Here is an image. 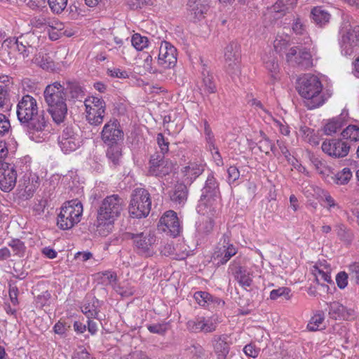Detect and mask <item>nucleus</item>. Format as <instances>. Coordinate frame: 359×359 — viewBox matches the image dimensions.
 <instances>
[{"label": "nucleus", "instance_id": "7", "mask_svg": "<svg viewBox=\"0 0 359 359\" xmlns=\"http://www.w3.org/2000/svg\"><path fill=\"white\" fill-rule=\"evenodd\" d=\"M86 120L91 125L98 126L103 122L106 105L103 100L91 96L84 101Z\"/></svg>", "mask_w": 359, "mask_h": 359}, {"label": "nucleus", "instance_id": "19", "mask_svg": "<svg viewBox=\"0 0 359 359\" xmlns=\"http://www.w3.org/2000/svg\"><path fill=\"white\" fill-rule=\"evenodd\" d=\"M177 62V49L169 42L161 41L159 48L158 63L163 68L173 67Z\"/></svg>", "mask_w": 359, "mask_h": 359}, {"label": "nucleus", "instance_id": "21", "mask_svg": "<svg viewBox=\"0 0 359 359\" xmlns=\"http://www.w3.org/2000/svg\"><path fill=\"white\" fill-rule=\"evenodd\" d=\"M59 145L65 153L75 151L80 145V138L73 129L67 127L58 138Z\"/></svg>", "mask_w": 359, "mask_h": 359}, {"label": "nucleus", "instance_id": "35", "mask_svg": "<svg viewBox=\"0 0 359 359\" xmlns=\"http://www.w3.org/2000/svg\"><path fill=\"white\" fill-rule=\"evenodd\" d=\"M188 189L184 183H179L175 185V189L170 194L171 201L176 205H183L187 200Z\"/></svg>", "mask_w": 359, "mask_h": 359}, {"label": "nucleus", "instance_id": "41", "mask_svg": "<svg viewBox=\"0 0 359 359\" xmlns=\"http://www.w3.org/2000/svg\"><path fill=\"white\" fill-rule=\"evenodd\" d=\"M341 135L344 139L358 142L359 141V127L355 125H349L341 132Z\"/></svg>", "mask_w": 359, "mask_h": 359}, {"label": "nucleus", "instance_id": "40", "mask_svg": "<svg viewBox=\"0 0 359 359\" xmlns=\"http://www.w3.org/2000/svg\"><path fill=\"white\" fill-rule=\"evenodd\" d=\"M109 146L107 151V156L113 165L116 166L119 164L121 158V149L117 144Z\"/></svg>", "mask_w": 359, "mask_h": 359}, {"label": "nucleus", "instance_id": "46", "mask_svg": "<svg viewBox=\"0 0 359 359\" xmlns=\"http://www.w3.org/2000/svg\"><path fill=\"white\" fill-rule=\"evenodd\" d=\"M335 231L340 240L350 241L353 238L351 231L343 224H338L335 226Z\"/></svg>", "mask_w": 359, "mask_h": 359}, {"label": "nucleus", "instance_id": "30", "mask_svg": "<svg viewBox=\"0 0 359 359\" xmlns=\"http://www.w3.org/2000/svg\"><path fill=\"white\" fill-rule=\"evenodd\" d=\"M32 61L34 64L44 70L54 71L55 69V65L52 57L45 52H39L35 55Z\"/></svg>", "mask_w": 359, "mask_h": 359}, {"label": "nucleus", "instance_id": "64", "mask_svg": "<svg viewBox=\"0 0 359 359\" xmlns=\"http://www.w3.org/2000/svg\"><path fill=\"white\" fill-rule=\"evenodd\" d=\"M72 359H93L90 353L83 347H79L72 356Z\"/></svg>", "mask_w": 359, "mask_h": 359}, {"label": "nucleus", "instance_id": "23", "mask_svg": "<svg viewBox=\"0 0 359 359\" xmlns=\"http://www.w3.org/2000/svg\"><path fill=\"white\" fill-rule=\"evenodd\" d=\"M299 93L309 109L321 106L331 96L327 91H299Z\"/></svg>", "mask_w": 359, "mask_h": 359}, {"label": "nucleus", "instance_id": "58", "mask_svg": "<svg viewBox=\"0 0 359 359\" xmlns=\"http://www.w3.org/2000/svg\"><path fill=\"white\" fill-rule=\"evenodd\" d=\"M204 133L210 147L215 148L214 135L206 120H204Z\"/></svg>", "mask_w": 359, "mask_h": 359}, {"label": "nucleus", "instance_id": "52", "mask_svg": "<svg viewBox=\"0 0 359 359\" xmlns=\"http://www.w3.org/2000/svg\"><path fill=\"white\" fill-rule=\"evenodd\" d=\"M260 136L262 137V140L258 142L259 149L260 151L269 155L270 153V148H271V142L263 131H260Z\"/></svg>", "mask_w": 359, "mask_h": 359}, {"label": "nucleus", "instance_id": "32", "mask_svg": "<svg viewBox=\"0 0 359 359\" xmlns=\"http://www.w3.org/2000/svg\"><path fill=\"white\" fill-rule=\"evenodd\" d=\"M219 184L215 178L213 174L210 173L205 181L204 187L202 189L201 196L219 198Z\"/></svg>", "mask_w": 359, "mask_h": 359}, {"label": "nucleus", "instance_id": "22", "mask_svg": "<svg viewBox=\"0 0 359 359\" xmlns=\"http://www.w3.org/2000/svg\"><path fill=\"white\" fill-rule=\"evenodd\" d=\"M219 198L201 196L196 210L198 212L207 218H213L219 210Z\"/></svg>", "mask_w": 359, "mask_h": 359}, {"label": "nucleus", "instance_id": "60", "mask_svg": "<svg viewBox=\"0 0 359 359\" xmlns=\"http://www.w3.org/2000/svg\"><path fill=\"white\" fill-rule=\"evenodd\" d=\"M217 322L213 318H205L204 333H211L216 330Z\"/></svg>", "mask_w": 359, "mask_h": 359}, {"label": "nucleus", "instance_id": "54", "mask_svg": "<svg viewBox=\"0 0 359 359\" xmlns=\"http://www.w3.org/2000/svg\"><path fill=\"white\" fill-rule=\"evenodd\" d=\"M290 290L288 287H282L276 290H273L270 292V299L276 300L280 297H284L286 299L290 298Z\"/></svg>", "mask_w": 359, "mask_h": 359}, {"label": "nucleus", "instance_id": "18", "mask_svg": "<svg viewBox=\"0 0 359 359\" xmlns=\"http://www.w3.org/2000/svg\"><path fill=\"white\" fill-rule=\"evenodd\" d=\"M322 150L328 156L339 158L348 155L350 146L348 143L338 139L325 140L321 146Z\"/></svg>", "mask_w": 359, "mask_h": 359}, {"label": "nucleus", "instance_id": "34", "mask_svg": "<svg viewBox=\"0 0 359 359\" xmlns=\"http://www.w3.org/2000/svg\"><path fill=\"white\" fill-rule=\"evenodd\" d=\"M312 273L318 283L323 285L324 283L332 281L330 276V268L326 265L316 264L313 266Z\"/></svg>", "mask_w": 359, "mask_h": 359}, {"label": "nucleus", "instance_id": "38", "mask_svg": "<svg viewBox=\"0 0 359 359\" xmlns=\"http://www.w3.org/2000/svg\"><path fill=\"white\" fill-rule=\"evenodd\" d=\"M67 86H65V83H61L60 81H55L51 84H48L46 86L44 90H50V88H54L59 90L60 88L69 89V90H82L84 86H82L79 82L76 81H67Z\"/></svg>", "mask_w": 359, "mask_h": 359}, {"label": "nucleus", "instance_id": "4", "mask_svg": "<svg viewBox=\"0 0 359 359\" xmlns=\"http://www.w3.org/2000/svg\"><path fill=\"white\" fill-rule=\"evenodd\" d=\"M151 207L150 194L147 190L143 188H137L133 190L129 205V213L132 217H147L150 212Z\"/></svg>", "mask_w": 359, "mask_h": 359}, {"label": "nucleus", "instance_id": "6", "mask_svg": "<svg viewBox=\"0 0 359 359\" xmlns=\"http://www.w3.org/2000/svg\"><path fill=\"white\" fill-rule=\"evenodd\" d=\"M37 41V36L33 33H27L17 39H7L4 43L12 50H17L19 55L25 59L34 53L36 48L35 43Z\"/></svg>", "mask_w": 359, "mask_h": 359}, {"label": "nucleus", "instance_id": "57", "mask_svg": "<svg viewBox=\"0 0 359 359\" xmlns=\"http://www.w3.org/2000/svg\"><path fill=\"white\" fill-rule=\"evenodd\" d=\"M214 226L213 218H207V219L199 224L198 231L201 233H210Z\"/></svg>", "mask_w": 359, "mask_h": 359}, {"label": "nucleus", "instance_id": "29", "mask_svg": "<svg viewBox=\"0 0 359 359\" xmlns=\"http://www.w3.org/2000/svg\"><path fill=\"white\" fill-rule=\"evenodd\" d=\"M208 9V6L199 2L198 0H188V14L193 20H201L204 18Z\"/></svg>", "mask_w": 359, "mask_h": 359}, {"label": "nucleus", "instance_id": "62", "mask_svg": "<svg viewBox=\"0 0 359 359\" xmlns=\"http://www.w3.org/2000/svg\"><path fill=\"white\" fill-rule=\"evenodd\" d=\"M199 325H200V316H197L196 318L189 320L187 323V330L192 333H198L199 332Z\"/></svg>", "mask_w": 359, "mask_h": 359}, {"label": "nucleus", "instance_id": "50", "mask_svg": "<svg viewBox=\"0 0 359 359\" xmlns=\"http://www.w3.org/2000/svg\"><path fill=\"white\" fill-rule=\"evenodd\" d=\"M132 45L138 50H142L148 46V39L139 34H135L131 39Z\"/></svg>", "mask_w": 359, "mask_h": 359}, {"label": "nucleus", "instance_id": "16", "mask_svg": "<svg viewBox=\"0 0 359 359\" xmlns=\"http://www.w3.org/2000/svg\"><path fill=\"white\" fill-rule=\"evenodd\" d=\"M158 228L172 237L177 236L181 226L176 212L172 210L165 212L160 219Z\"/></svg>", "mask_w": 359, "mask_h": 359}, {"label": "nucleus", "instance_id": "13", "mask_svg": "<svg viewBox=\"0 0 359 359\" xmlns=\"http://www.w3.org/2000/svg\"><path fill=\"white\" fill-rule=\"evenodd\" d=\"M224 61L227 71L230 74L240 72L241 48L237 42L231 41L225 47Z\"/></svg>", "mask_w": 359, "mask_h": 359}, {"label": "nucleus", "instance_id": "27", "mask_svg": "<svg viewBox=\"0 0 359 359\" xmlns=\"http://www.w3.org/2000/svg\"><path fill=\"white\" fill-rule=\"evenodd\" d=\"M204 170V165L198 161L189 162L185 166L182 172L184 173V182L191 184Z\"/></svg>", "mask_w": 359, "mask_h": 359}, {"label": "nucleus", "instance_id": "10", "mask_svg": "<svg viewBox=\"0 0 359 359\" xmlns=\"http://www.w3.org/2000/svg\"><path fill=\"white\" fill-rule=\"evenodd\" d=\"M130 238L139 254L146 257L151 256L154 253V247L156 245V237L151 232L131 233Z\"/></svg>", "mask_w": 359, "mask_h": 359}, {"label": "nucleus", "instance_id": "31", "mask_svg": "<svg viewBox=\"0 0 359 359\" xmlns=\"http://www.w3.org/2000/svg\"><path fill=\"white\" fill-rule=\"evenodd\" d=\"M235 280L243 288L246 289L252 285V273L243 267H237L232 273Z\"/></svg>", "mask_w": 359, "mask_h": 359}, {"label": "nucleus", "instance_id": "3", "mask_svg": "<svg viewBox=\"0 0 359 359\" xmlns=\"http://www.w3.org/2000/svg\"><path fill=\"white\" fill-rule=\"evenodd\" d=\"M31 116L32 117L29 116L24 119L20 124L28 132L32 140L39 142L49 133L48 116L43 110L40 109Z\"/></svg>", "mask_w": 359, "mask_h": 359}, {"label": "nucleus", "instance_id": "26", "mask_svg": "<svg viewBox=\"0 0 359 359\" xmlns=\"http://www.w3.org/2000/svg\"><path fill=\"white\" fill-rule=\"evenodd\" d=\"M194 299L197 303L203 307H222L224 302L214 297L207 292L198 291L195 292Z\"/></svg>", "mask_w": 359, "mask_h": 359}, {"label": "nucleus", "instance_id": "24", "mask_svg": "<svg viewBox=\"0 0 359 359\" xmlns=\"http://www.w3.org/2000/svg\"><path fill=\"white\" fill-rule=\"evenodd\" d=\"M358 46H359V25L351 26L342 35L341 47L346 55H350L352 53V48Z\"/></svg>", "mask_w": 359, "mask_h": 359}, {"label": "nucleus", "instance_id": "49", "mask_svg": "<svg viewBox=\"0 0 359 359\" xmlns=\"http://www.w3.org/2000/svg\"><path fill=\"white\" fill-rule=\"evenodd\" d=\"M297 0H278L274 6V10L277 12H285L294 8Z\"/></svg>", "mask_w": 359, "mask_h": 359}, {"label": "nucleus", "instance_id": "2", "mask_svg": "<svg viewBox=\"0 0 359 359\" xmlns=\"http://www.w3.org/2000/svg\"><path fill=\"white\" fill-rule=\"evenodd\" d=\"M83 214V205L77 199L65 202L57 217L60 229L69 230L80 222Z\"/></svg>", "mask_w": 359, "mask_h": 359}, {"label": "nucleus", "instance_id": "25", "mask_svg": "<svg viewBox=\"0 0 359 359\" xmlns=\"http://www.w3.org/2000/svg\"><path fill=\"white\" fill-rule=\"evenodd\" d=\"M229 339L226 334H215L211 339V344L218 359H225L229 353Z\"/></svg>", "mask_w": 359, "mask_h": 359}, {"label": "nucleus", "instance_id": "47", "mask_svg": "<svg viewBox=\"0 0 359 359\" xmlns=\"http://www.w3.org/2000/svg\"><path fill=\"white\" fill-rule=\"evenodd\" d=\"M201 88L204 90H213L216 88L215 79L212 74L208 72H203Z\"/></svg>", "mask_w": 359, "mask_h": 359}, {"label": "nucleus", "instance_id": "39", "mask_svg": "<svg viewBox=\"0 0 359 359\" xmlns=\"http://www.w3.org/2000/svg\"><path fill=\"white\" fill-rule=\"evenodd\" d=\"M353 176V173L350 168H344L342 170L331 176L333 182L343 185L347 184Z\"/></svg>", "mask_w": 359, "mask_h": 359}, {"label": "nucleus", "instance_id": "28", "mask_svg": "<svg viewBox=\"0 0 359 359\" xmlns=\"http://www.w3.org/2000/svg\"><path fill=\"white\" fill-rule=\"evenodd\" d=\"M348 116V111L343 109L341 114L337 117L330 119L324 126V132L327 135L336 133L341 129L346 121Z\"/></svg>", "mask_w": 359, "mask_h": 359}, {"label": "nucleus", "instance_id": "63", "mask_svg": "<svg viewBox=\"0 0 359 359\" xmlns=\"http://www.w3.org/2000/svg\"><path fill=\"white\" fill-rule=\"evenodd\" d=\"M260 349L257 348L255 344H249L243 348V351L246 355L252 358L258 356Z\"/></svg>", "mask_w": 359, "mask_h": 359}, {"label": "nucleus", "instance_id": "48", "mask_svg": "<svg viewBox=\"0 0 359 359\" xmlns=\"http://www.w3.org/2000/svg\"><path fill=\"white\" fill-rule=\"evenodd\" d=\"M292 29L294 33L298 35H304L306 33V26L304 20L299 16L294 18L292 24Z\"/></svg>", "mask_w": 359, "mask_h": 359}, {"label": "nucleus", "instance_id": "5", "mask_svg": "<svg viewBox=\"0 0 359 359\" xmlns=\"http://www.w3.org/2000/svg\"><path fill=\"white\" fill-rule=\"evenodd\" d=\"M65 91H44L45 101L48 106V112L57 124L64 121L67 112Z\"/></svg>", "mask_w": 359, "mask_h": 359}, {"label": "nucleus", "instance_id": "43", "mask_svg": "<svg viewBox=\"0 0 359 359\" xmlns=\"http://www.w3.org/2000/svg\"><path fill=\"white\" fill-rule=\"evenodd\" d=\"M265 67L270 73L271 77L276 80L278 78L279 65L276 58L273 57H269L267 60L264 59Z\"/></svg>", "mask_w": 359, "mask_h": 359}, {"label": "nucleus", "instance_id": "51", "mask_svg": "<svg viewBox=\"0 0 359 359\" xmlns=\"http://www.w3.org/2000/svg\"><path fill=\"white\" fill-rule=\"evenodd\" d=\"M68 0H48L49 7L53 13H61L66 8Z\"/></svg>", "mask_w": 359, "mask_h": 359}, {"label": "nucleus", "instance_id": "37", "mask_svg": "<svg viewBox=\"0 0 359 359\" xmlns=\"http://www.w3.org/2000/svg\"><path fill=\"white\" fill-rule=\"evenodd\" d=\"M329 306V316L330 318L337 320L341 318H345L346 316V308L337 302H333L327 304Z\"/></svg>", "mask_w": 359, "mask_h": 359}, {"label": "nucleus", "instance_id": "11", "mask_svg": "<svg viewBox=\"0 0 359 359\" xmlns=\"http://www.w3.org/2000/svg\"><path fill=\"white\" fill-rule=\"evenodd\" d=\"M331 82L325 76L319 78L312 74H304L296 81L297 90H323L331 88Z\"/></svg>", "mask_w": 359, "mask_h": 359}, {"label": "nucleus", "instance_id": "44", "mask_svg": "<svg viewBox=\"0 0 359 359\" xmlns=\"http://www.w3.org/2000/svg\"><path fill=\"white\" fill-rule=\"evenodd\" d=\"M325 319L324 313L321 311L316 312L311 318L307 325V328L310 331H316L318 330L320 325L323 323Z\"/></svg>", "mask_w": 359, "mask_h": 359}, {"label": "nucleus", "instance_id": "12", "mask_svg": "<svg viewBox=\"0 0 359 359\" xmlns=\"http://www.w3.org/2000/svg\"><path fill=\"white\" fill-rule=\"evenodd\" d=\"M286 60L292 66L308 69L313 65L311 55L306 48L291 47L286 53Z\"/></svg>", "mask_w": 359, "mask_h": 359}, {"label": "nucleus", "instance_id": "61", "mask_svg": "<svg viewBox=\"0 0 359 359\" xmlns=\"http://www.w3.org/2000/svg\"><path fill=\"white\" fill-rule=\"evenodd\" d=\"M147 329L150 332L160 335H163L168 330L165 324L149 325H148Z\"/></svg>", "mask_w": 359, "mask_h": 359}, {"label": "nucleus", "instance_id": "55", "mask_svg": "<svg viewBox=\"0 0 359 359\" xmlns=\"http://www.w3.org/2000/svg\"><path fill=\"white\" fill-rule=\"evenodd\" d=\"M288 46L287 37L283 36H277L273 41V47L276 52L281 53L286 50Z\"/></svg>", "mask_w": 359, "mask_h": 359}, {"label": "nucleus", "instance_id": "42", "mask_svg": "<svg viewBox=\"0 0 359 359\" xmlns=\"http://www.w3.org/2000/svg\"><path fill=\"white\" fill-rule=\"evenodd\" d=\"M8 245L13 250V255L15 256H18L19 257H22L25 256L26 247L24 242L20 239H12L8 243Z\"/></svg>", "mask_w": 359, "mask_h": 359}, {"label": "nucleus", "instance_id": "20", "mask_svg": "<svg viewBox=\"0 0 359 359\" xmlns=\"http://www.w3.org/2000/svg\"><path fill=\"white\" fill-rule=\"evenodd\" d=\"M39 109L36 100L33 97L27 95L22 97L17 104V117L20 123L27 118L36 111Z\"/></svg>", "mask_w": 359, "mask_h": 359}, {"label": "nucleus", "instance_id": "33", "mask_svg": "<svg viewBox=\"0 0 359 359\" xmlns=\"http://www.w3.org/2000/svg\"><path fill=\"white\" fill-rule=\"evenodd\" d=\"M331 15L321 6L314 7L311 11V19L319 27L325 26L330 21Z\"/></svg>", "mask_w": 359, "mask_h": 359}, {"label": "nucleus", "instance_id": "1", "mask_svg": "<svg viewBox=\"0 0 359 359\" xmlns=\"http://www.w3.org/2000/svg\"><path fill=\"white\" fill-rule=\"evenodd\" d=\"M124 201L117 194L107 196L97 210V226L104 235L111 231L114 221L123 209Z\"/></svg>", "mask_w": 359, "mask_h": 359}, {"label": "nucleus", "instance_id": "56", "mask_svg": "<svg viewBox=\"0 0 359 359\" xmlns=\"http://www.w3.org/2000/svg\"><path fill=\"white\" fill-rule=\"evenodd\" d=\"M11 129L9 120L6 116L0 113V139L6 134H8Z\"/></svg>", "mask_w": 359, "mask_h": 359}, {"label": "nucleus", "instance_id": "45", "mask_svg": "<svg viewBox=\"0 0 359 359\" xmlns=\"http://www.w3.org/2000/svg\"><path fill=\"white\" fill-rule=\"evenodd\" d=\"M21 87L22 90H36L43 88V85L39 79L25 78L21 81Z\"/></svg>", "mask_w": 359, "mask_h": 359}, {"label": "nucleus", "instance_id": "17", "mask_svg": "<svg viewBox=\"0 0 359 359\" xmlns=\"http://www.w3.org/2000/svg\"><path fill=\"white\" fill-rule=\"evenodd\" d=\"M237 252L236 248L229 243L228 237H224L216 246L212 259L217 265L226 264Z\"/></svg>", "mask_w": 359, "mask_h": 359}, {"label": "nucleus", "instance_id": "53", "mask_svg": "<svg viewBox=\"0 0 359 359\" xmlns=\"http://www.w3.org/2000/svg\"><path fill=\"white\" fill-rule=\"evenodd\" d=\"M312 163L319 174L322 175L323 176L326 175L327 177H329L330 169L325 165L323 161H322L318 158H314L312 160Z\"/></svg>", "mask_w": 359, "mask_h": 359}, {"label": "nucleus", "instance_id": "59", "mask_svg": "<svg viewBox=\"0 0 359 359\" xmlns=\"http://www.w3.org/2000/svg\"><path fill=\"white\" fill-rule=\"evenodd\" d=\"M157 144L162 153L161 155H164L169 150V142L165 139L162 133H158L156 137Z\"/></svg>", "mask_w": 359, "mask_h": 359}, {"label": "nucleus", "instance_id": "8", "mask_svg": "<svg viewBox=\"0 0 359 359\" xmlns=\"http://www.w3.org/2000/svg\"><path fill=\"white\" fill-rule=\"evenodd\" d=\"M20 174L24 173L19 181L18 187L22 197L31 198L39 186V177L30 171L29 165L24 164L20 168Z\"/></svg>", "mask_w": 359, "mask_h": 359}, {"label": "nucleus", "instance_id": "36", "mask_svg": "<svg viewBox=\"0 0 359 359\" xmlns=\"http://www.w3.org/2000/svg\"><path fill=\"white\" fill-rule=\"evenodd\" d=\"M99 302L95 298L87 300L81 306V311L88 319L97 318L100 309Z\"/></svg>", "mask_w": 359, "mask_h": 359}, {"label": "nucleus", "instance_id": "14", "mask_svg": "<svg viewBox=\"0 0 359 359\" xmlns=\"http://www.w3.org/2000/svg\"><path fill=\"white\" fill-rule=\"evenodd\" d=\"M149 164L148 173L151 176L162 177L170 174L173 169L172 162L158 154L151 156Z\"/></svg>", "mask_w": 359, "mask_h": 359}, {"label": "nucleus", "instance_id": "15", "mask_svg": "<svg viewBox=\"0 0 359 359\" xmlns=\"http://www.w3.org/2000/svg\"><path fill=\"white\" fill-rule=\"evenodd\" d=\"M123 132L118 120L111 119L106 123L101 132L102 140L108 145H113L122 140Z\"/></svg>", "mask_w": 359, "mask_h": 359}, {"label": "nucleus", "instance_id": "9", "mask_svg": "<svg viewBox=\"0 0 359 359\" xmlns=\"http://www.w3.org/2000/svg\"><path fill=\"white\" fill-rule=\"evenodd\" d=\"M22 163L18 164L1 163L0 165V188L4 191H10L15 186L18 172H20Z\"/></svg>", "mask_w": 359, "mask_h": 359}]
</instances>
